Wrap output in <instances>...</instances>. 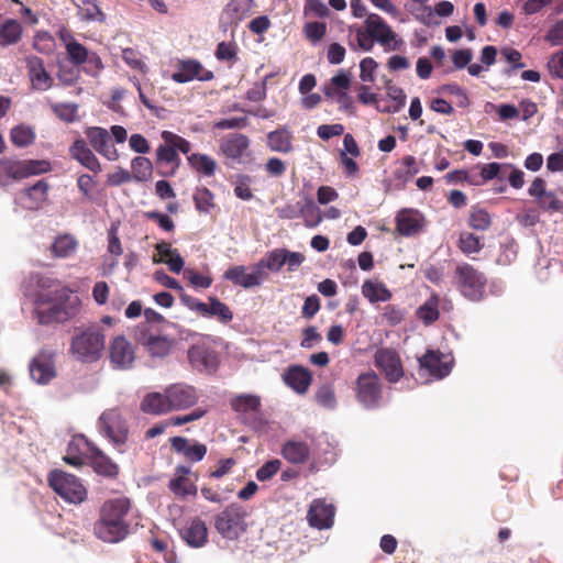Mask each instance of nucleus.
Returning <instances> with one entry per match:
<instances>
[{
	"instance_id": "57",
	"label": "nucleus",
	"mask_w": 563,
	"mask_h": 563,
	"mask_svg": "<svg viewBox=\"0 0 563 563\" xmlns=\"http://www.w3.org/2000/svg\"><path fill=\"white\" fill-rule=\"evenodd\" d=\"M55 114L65 122H74L77 119L78 106L73 102L53 104Z\"/></svg>"
},
{
	"instance_id": "2",
	"label": "nucleus",
	"mask_w": 563,
	"mask_h": 563,
	"mask_svg": "<svg viewBox=\"0 0 563 563\" xmlns=\"http://www.w3.org/2000/svg\"><path fill=\"white\" fill-rule=\"evenodd\" d=\"M130 508L131 503L126 497L107 500L100 508V517L93 527L96 537L108 543H117L125 539L130 529L125 517Z\"/></svg>"
},
{
	"instance_id": "26",
	"label": "nucleus",
	"mask_w": 563,
	"mask_h": 563,
	"mask_svg": "<svg viewBox=\"0 0 563 563\" xmlns=\"http://www.w3.org/2000/svg\"><path fill=\"white\" fill-rule=\"evenodd\" d=\"M26 68L33 89L46 91L52 87L53 78L46 71L44 63L40 57H26Z\"/></svg>"
},
{
	"instance_id": "22",
	"label": "nucleus",
	"mask_w": 563,
	"mask_h": 563,
	"mask_svg": "<svg viewBox=\"0 0 563 563\" xmlns=\"http://www.w3.org/2000/svg\"><path fill=\"white\" fill-rule=\"evenodd\" d=\"M86 136L96 152L108 161H117L119 157L117 148L111 143L109 132L100 126H90L86 130Z\"/></svg>"
},
{
	"instance_id": "39",
	"label": "nucleus",
	"mask_w": 563,
	"mask_h": 563,
	"mask_svg": "<svg viewBox=\"0 0 563 563\" xmlns=\"http://www.w3.org/2000/svg\"><path fill=\"white\" fill-rule=\"evenodd\" d=\"M299 213L303 218L307 227L314 228L322 221L323 217L320 208L311 197H306L299 208Z\"/></svg>"
},
{
	"instance_id": "15",
	"label": "nucleus",
	"mask_w": 563,
	"mask_h": 563,
	"mask_svg": "<svg viewBox=\"0 0 563 563\" xmlns=\"http://www.w3.org/2000/svg\"><path fill=\"white\" fill-rule=\"evenodd\" d=\"M168 404L172 411L185 410L198 402L199 394L197 389L186 383H175L166 388Z\"/></svg>"
},
{
	"instance_id": "1",
	"label": "nucleus",
	"mask_w": 563,
	"mask_h": 563,
	"mask_svg": "<svg viewBox=\"0 0 563 563\" xmlns=\"http://www.w3.org/2000/svg\"><path fill=\"white\" fill-rule=\"evenodd\" d=\"M33 305L35 318L43 325L64 323L75 318L81 308L79 297L67 287L40 291Z\"/></svg>"
},
{
	"instance_id": "53",
	"label": "nucleus",
	"mask_w": 563,
	"mask_h": 563,
	"mask_svg": "<svg viewBox=\"0 0 563 563\" xmlns=\"http://www.w3.org/2000/svg\"><path fill=\"white\" fill-rule=\"evenodd\" d=\"M197 210L208 213L213 208V194L208 188H198L194 194Z\"/></svg>"
},
{
	"instance_id": "45",
	"label": "nucleus",
	"mask_w": 563,
	"mask_h": 563,
	"mask_svg": "<svg viewBox=\"0 0 563 563\" xmlns=\"http://www.w3.org/2000/svg\"><path fill=\"white\" fill-rule=\"evenodd\" d=\"M419 167L417 165L416 158L413 156H405L401 159V166L397 168L394 173L395 178L401 184L405 185L408 183L415 175L419 173Z\"/></svg>"
},
{
	"instance_id": "6",
	"label": "nucleus",
	"mask_w": 563,
	"mask_h": 563,
	"mask_svg": "<svg viewBox=\"0 0 563 563\" xmlns=\"http://www.w3.org/2000/svg\"><path fill=\"white\" fill-rule=\"evenodd\" d=\"M99 433L108 439L119 451L123 452V445L129 438V426L125 418L118 408L104 410L98 419Z\"/></svg>"
},
{
	"instance_id": "60",
	"label": "nucleus",
	"mask_w": 563,
	"mask_h": 563,
	"mask_svg": "<svg viewBox=\"0 0 563 563\" xmlns=\"http://www.w3.org/2000/svg\"><path fill=\"white\" fill-rule=\"evenodd\" d=\"M539 207L549 212H559L563 209V202L553 191H548L537 200Z\"/></svg>"
},
{
	"instance_id": "29",
	"label": "nucleus",
	"mask_w": 563,
	"mask_h": 563,
	"mask_svg": "<svg viewBox=\"0 0 563 563\" xmlns=\"http://www.w3.org/2000/svg\"><path fill=\"white\" fill-rule=\"evenodd\" d=\"M70 156L92 173H100L101 165L87 143L78 139L69 147Z\"/></svg>"
},
{
	"instance_id": "21",
	"label": "nucleus",
	"mask_w": 563,
	"mask_h": 563,
	"mask_svg": "<svg viewBox=\"0 0 563 563\" xmlns=\"http://www.w3.org/2000/svg\"><path fill=\"white\" fill-rule=\"evenodd\" d=\"M213 78V73L207 70L202 65L194 59L181 60L177 69L172 74V79L179 84H185L194 79L208 81Z\"/></svg>"
},
{
	"instance_id": "56",
	"label": "nucleus",
	"mask_w": 563,
	"mask_h": 563,
	"mask_svg": "<svg viewBox=\"0 0 563 563\" xmlns=\"http://www.w3.org/2000/svg\"><path fill=\"white\" fill-rule=\"evenodd\" d=\"M161 136L165 143L169 144L175 150L176 153L179 151L184 154H188L191 150V145L187 140L170 131H163Z\"/></svg>"
},
{
	"instance_id": "16",
	"label": "nucleus",
	"mask_w": 563,
	"mask_h": 563,
	"mask_svg": "<svg viewBox=\"0 0 563 563\" xmlns=\"http://www.w3.org/2000/svg\"><path fill=\"white\" fill-rule=\"evenodd\" d=\"M250 139L242 133H232L220 141V153L234 164H242L250 156Z\"/></svg>"
},
{
	"instance_id": "51",
	"label": "nucleus",
	"mask_w": 563,
	"mask_h": 563,
	"mask_svg": "<svg viewBox=\"0 0 563 563\" xmlns=\"http://www.w3.org/2000/svg\"><path fill=\"white\" fill-rule=\"evenodd\" d=\"M169 489L179 497L197 494V487L185 476H178L169 482Z\"/></svg>"
},
{
	"instance_id": "47",
	"label": "nucleus",
	"mask_w": 563,
	"mask_h": 563,
	"mask_svg": "<svg viewBox=\"0 0 563 563\" xmlns=\"http://www.w3.org/2000/svg\"><path fill=\"white\" fill-rule=\"evenodd\" d=\"M231 406L236 412L252 413L258 410L261 399L254 395H240L232 400Z\"/></svg>"
},
{
	"instance_id": "34",
	"label": "nucleus",
	"mask_w": 563,
	"mask_h": 563,
	"mask_svg": "<svg viewBox=\"0 0 563 563\" xmlns=\"http://www.w3.org/2000/svg\"><path fill=\"white\" fill-rule=\"evenodd\" d=\"M362 294L372 303L385 302L391 298V292L385 284L373 279H367L363 283Z\"/></svg>"
},
{
	"instance_id": "23",
	"label": "nucleus",
	"mask_w": 563,
	"mask_h": 563,
	"mask_svg": "<svg viewBox=\"0 0 563 563\" xmlns=\"http://www.w3.org/2000/svg\"><path fill=\"white\" fill-rule=\"evenodd\" d=\"M139 342L153 358H164L170 354L175 346L174 339L159 334H141Z\"/></svg>"
},
{
	"instance_id": "50",
	"label": "nucleus",
	"mask_w": 563,
	"mask_h": 563,
	"mask_svg": "<svg viewBox=\"0 0 563 563\" xmlns=\"http://www.w3.org/2000/svg\"><path fill=\"white\" fill-rule=\"evenodd\" d=\"M351 85V79L344 70H340L331 78V81L324 88V93L328 97H334L339 91H345Z\"/></svg>"
},
{
	"instance_id": "38",
	"label": "nucleus",
	"mask_w": 563,
	"mask_h": 563,
	"mask_svg": "<svg viewBox=\"0 0 563 563\" xmlns=\"http://www.w3.org/2000/svg\"><path fill=\"white\" fill-rule=\"evenodd\" d=\"M22 34L21 24L16 20L0 22V46H8L16 43Z\"/></svg>"
},
{
	"instance_id": "28",
	"label": "nucleus",
	"mask_w": 563,
	"mask_h": 563,
	"mask_svg": "<svg viewBox=\"0 0 563 563\" xmlns=\"http://www.w3.org/2000/svg\"><path fill=\"white\" fill-rule=\"evenodd\" d=\"M180 536L189 547L201 548L208 541V528L200 518H194L181 529Z\"/></svg>"
},
{
	"instance_id": "12",
	"label": "nucleus",
	"mask_w": 563,
	"mask_h": 563,
	"mask_svg": "<svg viewBox=\"0 0 563 563\" xmlns=\"http://www.w3.org/2000/svg\"><path fill=\"white\" fill-rule=\"evenodd\" d=\"M364 25L368 30L373 42H377L386 51H396L402 45V41L397 38L396 33L379 15L368 14Z\"/></svg>"
},
{
	"instance_id": "46",
	"label": "nucleus",
	"mask_w": 563,
	"mask_h": 563,
	"mask_svg": "<svg viewBox=\"0 0 563 563\" xmlns=\"http://www.w3.org/2000/svg\"><path fill=\"white\" fill-rule=\"evenodd\" d=\"M314 399L320 407L327 410H334L338 406L334 388L329 384L318 387L314 394Z\"/></svg>"
},
{
	"instance_id": "36",
	"label": "nucleus",
	"mask_w": 563,
	"mask_h": 563,
	"mask_svg": "<svg viewBox=\"0 0 563 563\" xmlns=\"http://www.w3.org/2000/svg\"><path fill=\"white\" fill-rule=\"evenodd\" d=\"M267 145L273 152L289 153L292 150L291 133L287 129L269 132Z\"/></svg>"
},
{
	"instance_id": "59",
	"label": "nucleus",
	"mask_w": 563,
	"mask_h": 563,
	"mask_svg": "<svg viewBox=\"0 0 563 563\" xmlns=\"http://www.w3.org/2000/svg\"><path fill=\"white\" fill-rule=\"evenodd\" d=\"M282 467V462L278 459L267 461L256 471V479L266 482L273 478Z\"/></svg>"
},
{
	"instance_id": "31",
	"label": "nucleus",
	"mask_w": 563,
	"mask_h": 563,
	"mask_svg": "<svg viewBox=\"0 0 563 563\" xmlns=\"http://www.w3.org/2000/svg\"><path fill=\"white\" fill-rule=\"evenodd\" d=\"M310 450L303 441H287L282 448V455L292 464H302L309 459Z\"/></svg>"
},
{
	"instance_id": "11",
	"label": "nucleus",
	"mask_w": 563,
	"mask_h": 563,
	"mask_svg": "<svg viewBox=\"0 0 563 563\" xmlns=\"http://www.w3.org/2000/svg\"><path fill=\"white\" fill-rule=\"evenodd\" d=\"M245 511L242 506L231 504L214 518L217 531L228 540H235L245 531Z\"/></svg>"
},
{
	"instance_id": "14",
	"label": "nucleus",
	"mask_w": 563,
	"mask_h": 563,
	"mask_svg": "<svg viewBox=\"0 0 563 563\" xmlns=\"http://www.w3.org/2000/svg\"><path fill=\"white\" fill-rule=\"evenodd\" d=\"M223 277L244 289L261 287L266 280L256 263L250 268L244 265L233 266L225 271Z\"/></svg>"
},
{
	"instance_id": "9",
	"label": "nucleus",
	"mask_w": 563,
	"mask_h": 563,
	"mask_svg": "<svg viewBox=\"0 0 563 563\" xmlns=\"http://www.w3.org/2000/svg\"><path fill=\"white\" fill-rule=\"evenodd\" d=\"M355 384L356 400L364 409L374 410L380 407L383 389L376 373L367 372L361 374Z\"/></svg>"
},
{
	"instance_id": "19",
	"label": "nucleus",
	"mask_w": 563,
	"mask_h": 563,
	"mask_svg": "<svg viewBox=\"0 0 563 563\" xmlns=\"http://www.w3.org/2000/svg\"><path fill=\"white\" fill-rule=\"evenodd\" d=\"M109 357L113 368L128 369L135 361L134 346L125 336L118 335L109 346Z\"/></svg>"
},
{
	"instance_id": "3",
	"label": "nucleus",
	"mask_w": 563,
	"mask_h": 563,
	"mask_svg": "<svg viewBox=\"0 0 563 563\" xmlns=\"http://www.w3.org/2000/svg\"><path fill=\"white\" fill-rule=\"evenodd\" d=\"M104 349L106 334L100 324L75 329L69 347L74 360L84 364L96 363L103 356Z\"/></svg>"
},
{
	"instance_id": "18",
	"label": "nucleus",
	"mask_w": 563,
	"mask_h": 563,
	"mask_svg": "<svg viewBox=\"0 0 563 563\" xmlns=\"http://www.w3.org/2000/svg\"><path fill=\"white\" fill-rule=\"evenodd\" d=\"M420 372L426 371L435 379L448 376L452 371L453 358L435 351H428L419 358Z\"/></svg>"
},
{
	"instance_id": "63",
	"label": "nucleus",
	"mask_w": 563,
	"mask_h": 563,
	"mask_svg": "<svg viewBox=\"0 0 563 563\" xmlns=\"http://www.w3.org/2000/svg\"><path fill=\"white\" fill-rule=\"evenodd\" d=\"M33 46L37 52L42 54H49L53 52L55 46L54 38L47 32L38 33L34 37Z\"/></svg>"
},
{
	"instance_id": "40",
	"label": "nucleus",
	"mask_w": 563,
	"mask_h": 563,
	"mask_svg": "<svg viewBox=\"0 0 563 563\" xmlns=\"http://www.w3.org/2000/svg\"><path fill=\"white\" fill-rule=\"evenodd\" d=\"M187 161L196 172L205 176H212L217 168V162L206 154H190L187 156Z\"/></svg>"
},
{
	"instance_id": "62",
	"label": "nucleus",
	"mask_w": 563,
	"mask_h": 563,
	"mask_svg": "<svg viewBox=\"0 0 563 563\" xmlns=\"http://www.w3.org/2000/svg\"><path fill=\"white\" fill-rule=\"evenodd\" d=\"M251 180V177L247 175H242L238 177V180L234 186V194L241 200L249 201L253 198L252 190L250 189Z\"/></svg>"
},
{
	"instance_id": "44",
	"label": "nucleus",
	"mask_w": 563,
	"mask_h": 563,
	"mask_svg": "<svg viewBox=\"0 0 563 563\" xmlns=\"http://www.w3.org/2000/svg\"><path fill=\"white\" fill-rule=\"evenodd\" d=\"M417 317L426 324H431L439 318V297L431 296L417 309Z\"/></svg>"
},
{
	"instance_id": "48",
	"label": "nucleus",
	"mask_w": 563,
	"mask_h": 563,
	"mask_svg": "<svg viewBox=\"0 0 563 563\" xmlns=\"http://www.w3.org/2000/svg\"><path fill=\"white\" fill-rule=\"evenodd\" d=\"M131 169L133 179L137 181H145L151 177L153 166L148 158L137 156L132 159Z\"/></svg>"
},
{
	"instance_id": "52",
	"label": "nucleus",
	"mask_w": 563,
	"mask_h": 563,
	"mask_svg": "<svg viewBox=\"0 0 563 563\" xmlns=\"http://www.w3.org/2000/svg\"><path fill=\"white\" fill-rule=\"evenodd\" d=\"M210 317H217L221 322L228 323L233 319L230 308L217 297H210Z\"/></svg>"
},
{
	"instance_id": "10",
	"label": "nucleus",
	"mask_w": 563,
	"mask_h": 563,
	"mask_svg": "<svg viewBox=\"0 0 563 563\" xmlns=\"http://www.w3.org/2000/svg\"><path fill=\"white\" fill-rule=\"evenodd\" d=\"M305 262V256L299 252H292L285 247L275 249L265 254L256 264L261 268L265 279L268 278V271L277 273L283 266H287L288 272L297 271Z\"/></svg>"
},
{
	"instance_id": "64",
	"label": "nucleus",
	"mask_w": 563,
	"mask_h": 563,
	"mask_svg": "<svg viewBox=\"0 0 563 563\" xmlns=\"http://www.w3.org/2000/svg\"><path fill=\"white\" fill-rule=\"evenodd\" d=\"M377 63L372 57H365L360 63V78L363 82L374 81V73L377 68Z\"/></svg>"
},
{
	"instance_id": "41",
	"label": "nucleus",
	"mask_w": 563,
	"mask_h": 563,
	"mask_svg": "<svg viewBox=\"0 0 563 563\" xmlns=\"http://www.w3.org/2000/svg\"><path fill=\"white\" fill-rule=\"evenodd\" d=\"M349 33H350V35L353 33L355 34L356 43H353L351 41L349 42V45L353 51L361 49L363 52H369L373 49L374 42H373V38L371 37V34L365 25L364 26L352 25L349 27Z\"/></svg>"
},
{
	"instance_id": "54",
	"label": "nucleus",
	"mask_w": 563,
	"mask_h": 563,
	"mask_svg": "<svg viewBox=\"0 0 563 563\" xmlns=\"http://www.w3.org/2000/svg\"><path fill=\"white\" fill-rule=\"evenodd\" d=\"M483 247L481 239L473 233H462L460 235V249L464 254L478 253Z\"/></svg>"
},
{
	"instance_id": "25",
	"label": "nucleus",
	"mask_w": 563,
	"mask_h": 563,
	"mask_svg": "<svg viewBox=\"0 0 563 563\" xmlns=\"http://www.w3.org/2000/svg\"><path fill=\"white\" fill-rule=\"evenodd\" d=\"M334 507L321 499H314L308 510L307 519L311 527L319 530L329 529L333 525Z\"/></svg>"
},
{
	"instance_id": "8",
	"label": "nucleus",
	"mask_w": 563,
	"mask_h": 563,
	"mask_svg": "<svg viewBox=\"0 0 563 563\" xmlns=\"http://www.w3.org/2000/svg\"><path fill=\"white\" fill-rule=\"evenodd\" d=\"M53 490L69 504H81L87 498V489L81 481L73 474L54 470L48 474Z\"/></svg>"
},
{
	"instance_id": "13",
	"label": "nucleus",
	"mask_w": 563,
	"mask_h": 563,
	"mask_svg": "<svg viewBox=\"0 0 563 563\" xmlns=\"http://www.w3.org/2000/svg\"><path fill=\"white\" fill-rule=\"evenodd\" d=\"M29 372L32 380L37 385L49 384L57 375L55 353L51 350H41L30 362Z\"/></svg>"
},
{
	"instance_id": "30",
	"label": "nucleus",
	"mask_w": 563,
	"mask_h": 563,
	"mask_svg": "<svg viewBox=\"0 0 563 563\" xmlns=\"http://www.w3.org/2000/svg\"><path fill=\"white\" fill-rule=\"evenodd\" d=\"M141 410L147 415H165L170 412L166 389L163 393L146 394L140 405Z\"/></svg>"
},
{
	"instance_id": "20",
	"label": "nucleus",
	"mask_w": 563,
	"mask_h": 563,
	"mask_svg": "<svg viewBox=\"0 0 563 563\" xmlns=\"http://www.w3.org/2000/svg\"><path fill=\"white\" fill-rule=\"evenodd\" d=\"M375 365L384 372L389 383H397L404 376L400 358L393 350H378L375 353Z\"/></svg>"
},
{
	"instance_id": "58",
	"label": "nucleus",
	"mask_w": 563,
	"mask_h": 563,
	"mask_svg": "<svg viewBox=\"0 0 563 563\" xmlns=\"http://www.w3.org/2000/svg\"><path fill=\"white\" fill-rule=\"evenodd\" d=\"M303 33L313 44L319 43L327 33V25L323 22H308L305 24Z\"/></svg>"
},
{
	"instance_id": "61",
	"label": "nucleus",
	"mask_w": 563,
	"mask_h": 563,
	"mask_svg": "<svg viewBox=\"0 0 563 563\" xmlns=\"http://www.w3.org/2000/svg\"><path fill=\"white\" fill-rule=\"evenodd\" d=\"M468 222L473 229L485 231L489 228L492 219L487 211L478 209L471 213Z\"/></svg>"
},
{
	"instance_id": "5",
	"label": "nucleus",
	"mask_w": 563,
	"mask_h": 563,
	"mask_svg": "<svg viewBox=\"0 0 563 563\" xmlns=\"http://www.w3.org/2000/svg\"><path fill=\"white\" fill-rule=\"evenodd\" d=\"M190 366L205 374H212L219 366V357L208 335L194 334L187 352Z\"/></svg>"
},
{
	"instance_id": "43",
	"label": "nucleus",
	"mask_w": 563,
	"mask_h": 563,
	"mask_svg": "<svg viewBox=\"0 0 563 563\" xmlns=\"http://www.w3.org/2000/svg\"><path fill=\"white\" fill-rule=\"evenodd\" d=\"M253 0H230L225 7V14L231 22L243 20L252 10Z\"/></svg>"
},
{
	"instance_id": "7",
	"label": "nucleus",
	"mask_w": 563,
	"mask_h": 563,
	"mask_svg": "<svg viewBox=\"0 0 563 563\" xmlns=\"http://www.w3.org/2000/svg\"><path fill=\"white\" fill-rule=\"evenodd\" d=\"M453 282L457 290L470 300L478 301L485 295V275L467 263L456 266Z\"/></svg>"
},
{
	"instance_id": "17",
	"label": "nucleus",
	"mask_w": 563,
	"mask_h": 563,
	"mask_svg": "<svg viewBox=\"0 0 563 563\" xmlns=\"http://www.w3.org/2000/svg\"><path fill=\"white\" fill-rule=\"evenodd\" d=\"M48 190V183L44 179H40L34 185L18 192L14 201L25 210H38L47 201Z\"/></svg>"
},
{
	"instance_id": "42",
	"label": "nucleus",
	"mask_w": 563,
	"mask_h": 563,
	"mask_svg": "<svg viewBox=\"0 0 563 563\" xmlns=\"http://www.w3.org/2000/svg\"><path fill=\"white\" fill-rule=\"evenodd\" d=\"M11 142L18 147H26L35 141V131L26 124H19L11 130Z\"/></svg>"
},
{
	"instance_id": "32",
	"label": "nucleus",
	"mask_w": 563,
	"mask_h": 563,
	"mask_svg": "<svg viewBox=\"0 0 563 563\" xmlns=\"http://www.w3.org/2000/svg\"><path fill=\"white\" fill-rule=\"evenodd\" d=\"M60 40L65 44L68 59L74 65H82L88 59L89 52L84 45L78 43L67 31L60 32Z\"/></svg>"
},
{
	"instance_id": "37",
	"label": "nucleus",
	"mask_w": 563,
	"mask_h": 563,
	"mask_svg": "<svg viewBox=\"0 0 563 563\" xmlns=\"http://www.w3.org/2000/svg\"><path fill=\"white\" fill-rule=\"evenodd\" d=\"M92 460L93 468L97 473L113 477L118 474L119 467L115 463H113L107 455L103 454L97 446L92 448V454L90 455Z\"/></svg>"
},
{
	"instance_id": "49",
	"label": "nucleus",
	"mask_w": 563,
	"mask_h": 563,
	"mask_svg": "<svg viewBox=\"0 0 563 563\" xmlns=\"http://www.w3.org/2000/svg\"><path fill=\"white\" fill-rule=\"evenodd\" d=\"M78 14L82 20L87 21L104 20V14L93 0H82L81 4L78 5Z\"/></svg>"
},
{
	"instance_id": "35",
	"label": "nucleus",
	"mask_w": 563,
	"mask_h": 563,
	"mask_svg": "<svg viewBox=\"0 0 563 563\" xmlns=\"http://www.w3.org/2000/svg\"><path fill=\"white\" fill-rule=\"evenodd\" d=\"M78 249V241L71 234L57 236L52 243L51 251L55 257L67 258L73 256Z\"/></svg>"
},
{
	"instance_id": "4",
	"label": "nucleus",
	"mask_w": 563,
	"mask_h": 563,
	"mask_svg": "<svg viewBox=\"0 0 563 563\" xmlns=\"http://www.w3.org/2000/svg\"><path fill=\"white\" fill-rule=\"evenodd\" d=\"M52 165L46 159L18 161L8 157L0 158V186H8L31 176L46 174Z\"/></svg>"
},
{
	"instance_id": "27",
	"label": "nucleus",
	"mask_w": 563,
	"mask_h": 563,
	"mask_svg": "<svg viewBox=\"0 0 563 563\" xmlns=\"http://www.w3.org/2000/svg\"><path fill=\"white\" fill-rule=\"evenodd\" d=\"M96 445L89 442L86 437L79 434L74 437L67 446L66 455L64 461L73 466H81L84 464V457L87 454H92V448Z\"/></svg>"
},
{
	"instance_id": "55",
	"label": "nucleus",
	"mask_w": 563,
	"mask_h": 563,
	"mask_svg": "<svg viewBox=\"0 0 563 563\" xmlns=\"http://www.w3.org/2000/svg\"><path fill=\"white\" fill-rule=\"evenodd\" d=\"M156 155L158 162L172 165L173 170L178 168L180 163L179 156L169 144L159 145Z\"/></svg>"
},
{
	"instance_id": "33",
	"label": "nucleus",
	"mask_w": 563,
	"mask_h": 563,
	"mask_svg": "<svg viewBox=\"0 0 563 563\" xmlns=\"http://www.w3.org/2000/svg\"><path fill=\"white\" fill-rule=\"evenodd\" d=\"M397 230L402 235H413L421 229V218L417 211L402 210L398 213Z\"/></svg>"
},
{
	"instance_id": "24",
	"label": "nucleus",
	"mask_w": 563,
	"mask_h": 563,
	"mask_svg": "<svg viewBox=\"0 0 563 563\" xmlns=\"http://www.w3.org/2000/svg\"><path fill=\"white\" fill-rule=\"evenodd\" d=\"M283 382L287 387L298 395H305L312 382L311 372L300 365L289 366L282 375Z\"/></svg>"
}]
</instances>
